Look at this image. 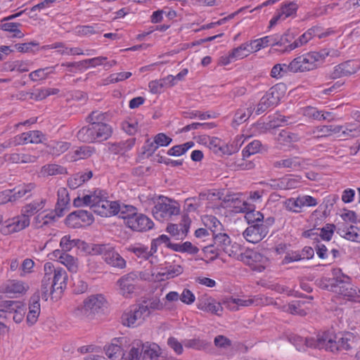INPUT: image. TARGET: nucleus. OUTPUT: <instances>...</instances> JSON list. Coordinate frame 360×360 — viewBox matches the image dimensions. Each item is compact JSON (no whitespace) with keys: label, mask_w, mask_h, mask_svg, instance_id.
Wrapping results in <instances>:
<instances>
[{"label":"nucleus","mask_w":360,"mask_h":360,"mask_svg":"<svg viewBox=\"0 0 360 360\" xmlns=\"http://www.w3.org/2000/svg\"><path fill=\"white\" fill-rule=\"evenodd\" d=\"M89 254L101 255L104 262L112 267L121 269L126 267L125 259L110 244H91Z\"/></svg>","instance_id":"nucleus-6"},{"label":"nucleus","mask_w":360,"mask_h":360,"mask_svg":"<svg viewBox=\"0 0 360 360\" xmlns=\"http://www.w3.org/2000/svg\"><path fill=\"white\" fill-rule=\"evenodd\" d=\"M184 345L188 349H193L195 350H202L207 349L210 345V342L205 340L198 338L186 339L183 341Z\"/></svg>","instance_id":"nucleus-49"},{"label":"nucleus","mask_w":360,"mask_h":360,"mask_svg":"<svg viewBox=\"0 0 360 360\" xmlns=\"http://www.w3.org/2000/svg\"><path fill=\"white\" fill-rule=\"evenodd\" d=\"M288 339L299 351L304 349V346L314 347L315 340L313 339H304L302 337L295 334H290Z\"/></svg>","instance_id":"nucleus-44"},{"label":"nucleus","mask_w":360,"mask_h":360,"mask_svg":"<svg viewBox=\"0 0 360 360\" xmlns=\"http://www.w3.org/2000/svg\"><path fill=\"white\" fill-rule=\"evenodd\" d=\"M120 217L124 219L127 227L135 231H147L154 226L149 217L142 213H138L136 208L132 205H123Z\"/></svg>","instance_id":"nucleus-4"},{"label":"nucleus","mask_w":360,"mask_h":360,"mask_svg":"<svg viewBox=\"0 0 360 360\" xmlns=\"http://www.w3.org/2000/svg\"><path fill=\"white\" fill-rule=\"evenodd\" d=\"M215 245L218 250L223 251L231 256L233 251L229 248L231 245V238L226 233L219 231L212 235Z\"/></svg>","instance_id":"nucleus-30"},{"label":"nucleus","mask_w":360,"mask_h":360,"mask_svg":"<svg viewBox=\"0 0 360 360\" xmlns=\"http://www.w3.org/2000/svg\"><path fill=\"white\" fill-rule=\"evenodd\" d=\"M342 129V125H323L317 127L314 133H317L319 137H327L340 133Z\"/></svg>","instance_id":"nucleus-46"},{"label":"nucleus","mask_w":360,"mask_h":360,"mask_svg":"<svg viewBox=\"0 0 360 360\" xmlns=\"http://www.w3.org/2000/svg\"><path fill=\"white\" fill-rule=\"evenodd\" d=\"M30 224V219L21 211L20 215L6 221L5 224L1 226L0 232L4 236H7L25 229L29 226Z\"/></svg>","instance_id":"nucleus-11"},{"label":"nucleus","mask_w":360,"mask_h":360,"mask_svg":"<svg viewBox=\"0 0 360 360\" xmlns=\"http://www.w3.org/2000/svg\"><path fill=\"white\" fill-rule=\"evenodd\" d=\"M194 146L193 141H188L181 145H176L168 150L167 154L172 156H180Z\"/></svg>","instance_id":"nucleus-58"},{"label":"nucleus","mask_w":360,"mask_h":360,"mask_svg":"<svg viewBox=\"0 0 360 360\" xmlns=\"http://www.w3.org/2000/svg\"><path fill=\"white\" fill-rule=\"evenodd\" d=\"M108 193L101 190L96 189L94 191H88L87 193L79 194L73 200V205L75 207L89 206L90 208L101 217H110L119 214H121L122 205L116 201L108 200Z\"/></svg>","instance_id":"nucleus-1"},{"label":"nucleus","mask_w":360,"mask_h":360,"mask_svg":"<svg viewBox=\"0 0 360 360\" xmlns=\"http://www.w3.org/2000/svg\"><path fill=\"white\" fill-rule=\"evenodd\" d=\"M112 134V128L104 122H93L81 128L77 138L84 143L101 142L108 139Z\"/></svg>","instance_id":"nucleus-3"},{"label":"nucleus","mask_w":360,"mask_h":360,"mask_svg":"<svg viewBox=\"0 0 360 360\" xmlns=\"http://www.w3.org/2000/svg\"><path fill=\"white\" fill-rule=\"evenodd\" d=\"M58 67V65H56L54 66L37 69L29 74V78L33 82L46 79L51 74L55 73L56 69Z\"/></svg>","instance_id":"nucleus-39"},{"label":"nucleus","mask_w":360,"mask_h":360,"mask_svg":"<svg viewBox=\"0 0 360 360\" xmlns=\"http://www.w3.org/2000/svg\"><path fill=\"white\" fill-rule=\"evenodd\" d=\"M183 271L184 269L181 265L173 264L166 267L162 275L165 276L167 279H170L179 276L183 273Z\"/></svg>","instance_id":"nucleus-62"},{"label":"nucleus","mask_w":360,"mask_h":360,"mask_svg":"<svg viewBox=\"0 0 360 360\" xmlns=\"http://www.w3.org/2000/svg\"><path fill=\"white\" fill-rule=\"evenodd\" d=\"M230 52L231 58H233L234 61H236L247 57L250 53H252V47H250L249 42H246L233 49Z\"/></svg>","instance_id":"nucleus-47"},{"label":"nucleus","mask_w":360,"mask_h":360,"mask_svg":"<svg viewBox=\"0 0 360 360\" xmlns=\"http://www.w3.org/2000/svg\"><path fill=\"white\" fill-rule=\"evenodd\" d=\"M244 158H232L230 159L227 162L226 165L233 170H244V169H250L252 164L251 162H245L244 161Z\"/></svg>","instance_id":"nucleus-55"},{"label":"nucleus","mask_w":360,"mask_h":360,"mask_svg":"<svg viewBox=\"0 0 360 360\" xmlns=\"http://www.w3.org/2000/svg\"><path fill=\"white\" fill-rule=\"evenodd\" d=\"M43 218H44V224H46V226H49L50 224H52L54 223L58 218L63 217L60 213H58V212L56 210H44L41 212Z\"/></svg>","instance_id":"nucleus-63"},{"label":"nucleus","mask_w":360,"mask_h":360,"mask_svg":"<svg viewBox=\"0 0 360 360\" xmlns=\"http://www.w3.org/2000/svg\"><path fill=\"white\" fill-rule=\"evenodd\" d=\"M300 212L304 207H315L318 205L317 199L308 195H300L297 197Z\"/></svg>","instance_id":"nucleus-61"},{"label":"nucleus","mask_w":360,"mask_h":360,"mask_svg":"<svg viewBox=\"0 0 360 360\" xmlns=\"http://www.w3.org/2000/svg\"><path fill=\"white\" fill-rule=\"evenodd\" d=\"M11 300L0 301V333L6 328V322L11 319V310L8 309Z\"/></svg>","instance_id":"nucleus-45"},{"label":"nucleus","mask_w":360,"mask_h":360,"mask_svg":"<svg viewBox=\"0 0 360 360\" xmlns=\"http://www.w3.org/2000/svg\"><path fill=\"white\" fill-rule=\"evenodd\" d=\"M197 307L205 312L217 316H219L223 311L221 304L214 298L206 294L198 298Z\"/></svg>","instance_id":"nucleus-16"},{"label":"nucleus","mask_w":360,"mask_h":360,"mask_svg":"<svg viewBox=\"0 0 360 360\" xmlns=\"http://www.w3.org/2000/svg\"><path fill=\"white\" fill-rule=\"evenodd\" d=\"M71 146V143L68 141H51L47 145L49 152L55 156H58L60 154L67 151Z\"/></svg>","instance_id":"nucleus-43"},{"label":"nucleus","mask_w":360,"mask_h":360,"mask_svg":"<svg viewBox=\"0 0 360 360\" xmlns=\"http://www.w3.org/2000/svg\"><path fill=\"white\" fill-rule=\"evenodd\" d=\"M36 186L33 183L23 184L15 186L13 189H8L11 191V202H15L24 197L26 194L30 193L35 188Z\"/></svg>","instance_id":"nucleus-33"},{"label":"nucleus","mask_w":360,"mask_h":360,"mask_svg":"<svg viewBox=\"0 0 360 360\" xmlns=\"http://www.w3.org/2000/svg\"><path fill=\"white\" fill-rule=\"evenodd\" d=\"M360 70V63L356 60H347L333 68L330 73L332 79L349 77L356 73Z\"/></svg>","instance_id":"nucleus-15"},{"label":"nucleus","mask_w":360,"mask_h":360,"mask_svg":"<svg viewBox=\"0 0 360 360\" xmlns=\"http://www.w3.org/2000/svg\"><path fill=\"white\" fill-rule=\"evenodd\" d=\"M252 107L240 108L235 113L233 121L237 124L245 122L252 113Z\"/></svg>","instance_id":"nucleus-57"},{"label":"nucleus","mask_w":360,"mask_h":360,"mask_svg":"<svg viewBox=\"0 0 360 360\" xmlns=\"http://www.w3.org/2000/svg\"><path fill=\"white\" fill-rule=\"evenodd\" d=\"M127 252L133 255V258L139 259V262L148 260L150 257L149 248L141 243L131 244L125 248Z\"/></svg>","instance_id":"nucleus-27"},{"label":"nucleus","mask_w":360,"mask_h":360,"mask_svg":"<svg viewBox=\"0 0 360 360\" xmlns=\"http://www.w3.org/2000/svg\"><path fill=\"white\" fill-rule=\"evenodd\" d=\"M250 47H252V52H256L261 49L269 46H276L275 36H266L249 42Z\"/></svg>","instance_id":"nucleus-42"},{"label":"nucleus","mask_w":360,"mask_h":360,"mask_svg":"<svg viewBox=\"0 0 360 360\" xmlns=\"http://www.w3.org/2000/svg\"><path fill=\"white\" fill-rule=\"evenodd\" d=\"M51 279L53 281V285L56 286L57 290H62L66 283L68 275L65 269L61 267H55L51 271Z\"/></svg>","instance_id":"nucleus-38"},{"label":"nucleus","mask_w":360,"mask_h":360,"mask_svg":"<svg viewBox=\"0 0 360 360\" xmlns=\"http://www.w3.org/2000/svg\"><path fill=\"white\" fill-rule=\"evenodd\" d=\"M205 144L213 153L219 155H231L236 150V148L228 146L227 143L217 137H207Z\"/></svg>","instance_id":"nucleus-23"},{"label":"nucleus","mask_w":360,"mask_h":360,"mask_svg":"<svg viewBox=\"0 0 360 360\" xmlns=\"http://www.w3.org/2000/svg\"><path fill=\"white\" fill-rule=\"evenodd\" d=\"M44 270V276L41 281V291L42 298L46 300L49 293H53L57 290L56 286L53 285V281L51 279V271H53V264L52 262L45 263Z\"/></svg>","instance_id":"nucleus-20"},{"label":"nucleus","mask_w":360,"mask_h":360,"mask_svg":"<svg viewBox=\"0 0 360 360\" xmlns=\"http://www.w3.org/2000/svg\"><path fill=\"white\" fill-rule=\"evenodd\" d=\"M298 8L299 6L295 1L282 3L280 8L277 10L274 17L271 19L269 27H272L278 22L283 21L289 17L295 15Z\"/></svg>","instance_id":"nucleus-13"},{"label":"nucleus","mask_w":360,"mask_h":360,"mask_svg":"<svg viewBox=\"0 0 360 360\" xmlns=\"http://www.w3.org/2000/svg\"><path fill=\"white\" fill-rule=\"evenodd\" d=\"M92 176L93 173L89 169L77 172L68 178V186L71 189H76L84 183L89 181Z\"/></svg>","instance_id":"nucleus-32"},{"label":"nucleus","mask_w":360,"mask_h":360,"mask_svg":"<svg viewBox=\"0 0 360 360\" xmlns=\"http://www.w3.org/2000/svg\"><path fill=\"white\" fill-rule=\"evenodd\" d=\"M105 352L106 356L111 360H120L122 359L124 356V351L121 347V342L119 340L115 339L113 342L105 346Z\"/></svg>","instance_id":"nucleus-37"},{"label":"nucleus","mask_w":360,"mask_h":360,"mask_svg":"<svg viewBox=\"0 0 360 360\" xmlns=\"http://www.w3.org/2000/svg\"><path fill=\"white\" fill-rule=\"evenodd\" d=\"M288 72H290V68H288V65L285 63H278L272 68L270 75L273 78L280 79L286 75Z\"/></svg>","instance_id":"nucleus-64"},{"label":"nucleus","mask_w":360,"mask_h":360,"mask_svg":"<svg viewBox=\"0 0 360 360\" xmlns=\"http://www.w3.org/2000/svg\"><path fill=\"white\" fill-rule=\"evenodd\" d=\"M41 172L44 174H46L49 176H53V175H56V174H67L68 171H67L66 168H65L62 166H60V165H58L56 164H50V165H46L42 167Z\"/></svg>","instance_id":"nucleus-59"},{"label":"nucleus","mask_w":360,"mask_h":360,"mask_svg":"<svg viewBox=\"0 0 360 360\" xmlns=\"http://www.w3.org/2000/svg\"><path fill=\"white\" fill-rule=\"evenodd\" d=\"M255 300L253 299H241L229 297L224 301V304L227 308L231 311H237L239 307H248L253 304Z\"/></svg>","instance_id":"nucleus-40"},{"label":"nucleus","mask_w":360,"mask_h":360,"mask_svg":"<svg viewBox=\"0 0 360 360\" xmlns=\"http://www.w3.org/2000/svg\"><path fill=\"white\" fill-rule=\"evenodd\" d=\"M16 140L17 143L20 145L28 143L37 144L43 143L46 140V136L41 131L33 130L17 135Z\"/></svg>","instance_id":"nucleus-26"},{"label":"nucleus","mask_w":360,"mask_h":360,"mask_svg":"<svg viewBox=\"0 0 360 360\" xmlns=\"http://www.w3.org/2000/svg\"><path fill=\"white\" fill-rule=\"evenodd\" d=\"M8 304V309L11 310V316L13 314V321L16 323H21L27 311L25 305L20 301L15 300H11V303Z\"/></svg>","instance_id":"nucleus-34"},{"label":"nucleus","mask_w":360,"mask_h":360,"mask_svg":"<svg viewBox=\"0 0 360 360\" xmlns=\"http://www.w3.org/2000/svg\"><path fill=\"white\" fill-rule=\"evenodd\" d=\"M290 72H303L309 71L316 68L312 58L309 53L299 56L294 58L289 64Z\"/></svg>","instance_id":"nucleus-17"},{"label":"nucleus","mask_w":360,"mask_h":360,"mask_svg":"<svg viewBox=\"0 0 360 360\" xmlns=\"http://www.w3.org/2000/svg\"><path fill=\"white\" fill-rule=\"evenodd\" d=\"M342 236L346 240L360 243V228L351 225L347 230H343Z\"/></svg>","instance_id":"nucleus-54"},{"label":"nucleus","mask_w":360,"mask_h":360,"mask_svg":"<svg viewBox=\"0 0 360 360\" xmlns=\"http://www.w3.org/2000/svg\"><path fill=\"white\" fill-rule=\"evenodd\" d=\"M281 94L278 86H274L270 88L265 94L260 98L256 109L257 115H260L269 108H274L280 101Z\"/></svg>","instance_id":"nucleus-12"},{"label":"nucleus","mask_w":360,"mask_h":360,"mask_svg":"<svg viewBox=\"0 0 360 360\" xmlns=\"http://www.w3.org/2000/svg\"><path fill=\"white\" fill-rule=\"evenodd\" d=\"M333 278H322L318 281L319 286L346 297L349 301H359L360 289L350 283L349 276L345 275L340 269L333 270Z\"/></svg>","instance_id":"nucleus-2"},{"label":"nucleus","mask_w":360,"mask_h":360,"mask_svg":"<svg viewBox=\"0 0 360 360\" xmlns=\"http://www.w3.org/2000/svg\"><path fill=\"white\" fill-rule=\"evenodd\" d=\"M29 286L25 282L18 280H7L0 285V292L17 296L25 294Z\"/></svg>","instance_id":"nucleus-19"},{"label":"nucleus","mask_w":360,"mask_h":360,"mask_svg":"<svg viewBox=\"0 0 360 360\" xmlns=\"http://www.w3.org/2000/svg\"><path fill=\"white\" fill-rule=\"evenodd\" d=\"M154 203L152 214L153 217L159 221H168L172 216L180 213L179 202L167 197L160 195Z\"/></svg>","instance_id":"nucleus-5"},{"label":"nucleus","mask_w":360,"mask_h":360,"mask_svg":"<svg viewBox=\"0 0 360 360\" xmlns=\"http://www.w3.org/2000/svg\"><path fill=\"white\" fill-rule=\"evenodd\" d=\"M269 224L250 225L244 231L243 235L245 240L252 243L261 241L269 233Z\"/></svg>","instance_id":"nucleus-14"},{"label":"nucleus","mask_w":360,"mask_h":360,"mask_svg":"<svg viewBox=\"0 0 360 360\" xmlns=\"http://www.w3.org/2000/svg\"><path fill=\"white\" fill-rule=\"evenodd\" d=\"M58 200L55 209L58 213L64 215V211L68 209L70 198L68 190L65 188H60L57 192Z\"/></svg>","instance_id":"nucleus-35"},{"label":"nucleus","mask_w":360,"mask_h":360,"mask_svg":"<svg viewBox=\"0 0 360 360\" xmlns=\"http://www.w3.org/2000/svg\"><path fill=\"white\" fill-rule=\"evenodd\" d=\"M296 37V32L293 30H288L284 34H283L279 39L275 37V41H276V46H283V51L288 52L285 51V48L288 45L292 43Z\"/></svg>","instance_id":"nucleus-52"},{"label":"nucleus","mask_w":360,"mask_h":360,"mask_svg":"<svg viewBox=\"0 0 360 360\" xmlns=\"http://www.w3.org/2000/svg\"><path fill=\"white\" fill-rule=\"evenodd\" d=\"M142 346H143V343L141 340H135L132 343V347L129 354V360L142 359Z\"/></svg>","instance_id":"nucleus-60"},{"label":"nucleus","mask_w":360,"mask_h":360,"mask_svg":"<svg viewBox=\"0 0 360 360\" xmlns=\"http://www.w3.org/2000/svg\"><path fill=\"white\" fill-rule=\"evenodd\" d=\"M94 151V148L88 146H84L78 148L73 152L67 154L65 157L70 162H75L78 160L86 159L91 157Z\"/></svg>","instance_id":"nucleus-36"},{"label":"nucleus","mask_w":360,"mask_h":360,"mask_svg":"<svg viewBox=\"0 0 360 360\" xmlns=\"http://www.w3.org/2000/svg\"><path fill=\"white\" fill-rule=\"evenodd\" d=\"M141 351L142 360H158L160 356V347L156 344H143Z\"/></svg>","instance_id":"nucleus-41"},{"label":"nucleus","mask_w":360,"mask_h":360,"mask_svg":"<svg viewBox=\"0 0 360 360\" xmlns=\"http://www.w3.org/2000/svg\"><path fill=\"white\" fill-rule=\"evenodd\" d=\"M41 312L39 292L34 293L29 300L28 313L26 321L28 325H34L38 320Z\"/></svg>","instance_id":"nucleus-22"},{"label":"nucleus","mask_w":360,"mask_h":360,"mask_svg":"<svg viewBox=\"0 0 360 360\" xmlns=\"http://www.w3.org/2000/svg\"><path fill=\"white\" fill-rule=\"evenodd\" d=\"M240 259L250 266L252 270L261 272L264 271L269 264L268 258L261 253L248 250L240 255Z\"/></svg>","instance_id":"nucleus-10"},{"label":"nucleus","mask_w":360,"mask_h":360,"mask_svg":"<svg viewBox=\"0 0 360 360\" xmlns=\"http://www.w3.org/2000/svg\"><path fill=\"white\" fill-rule=\"evenodd\" d=\"M138 280V276L134 272L129 273L122 276L117 284L120 287V292L124 297H127L134 292L135 284Z\"/></svg>","instance_id":"nucleus-24"},{"label":"nucleus","mask_w":360,"mask_h":360,"mask_svg":"<svg viewBox=\"0 0 360 360\" xmlns=\"http://www.w3.org/2000/svg\"><path fill=\"white\" fill-rule=\"evenodd\" d=\"M239 212L245 213V218L249 226L255 225V224H273L274 222V219L271 218H268L264 221L263 214L259 211H255L252 209L250 205L246 202H243L242 203Z\"/></svg>","instance_id":"nucleus-18"},{"label":"nucleus","mask_w":360,"mask_h":360,"mask_svg":"<svg viewBox=\"0 0 360 360\" xmlns=\"http://www.w3.org/2000/svg\"><path fill=\"white\" fill-rule=\"evenodd\" d=\"M53 255L58 258L60 263L65 265L71 273H76L78 270L77 259L72 255L63 252L60 250L53 251Z\"/></svg>","instance_id":"nucleus-29"},{"label":"nucleus","mask_w":360,"mask_h":360,"mask_svg":"<svg viewBox=\"0 0 360 360\" xmlns=\"http://www.w3.org/2000/svg\"><path fill=\"white\" fill-rule=\"evenodd\" d=\"M314 347L324 349L333 353L338 352L336 336L332 338L328 333L318 336L317 339L315 340Z\"/></svg>","instance_id":"nucleus-28"},{"label":"nucleus","mask_w":360,"mask_h":360,"mask_svg":"<svg viewBox=\"0 0 360 360\" xmlns=\"http://www.w3.org/2000/svg\"><path fill=\"white\" fill-rule=\"evenodd\" d=\"M75 32L78 36H89L100 33L101 30L98 25H80L76 27Z\"/></svg>","instance_id":"nucleus-56"},{"label":"nucleus","mask_w":360,"mask_h":360,"mask_svg":"<svg viewBox=\"0 0 360 360\" xmlns=\"http://www.w3.org/2000/svg\"><path fill=\"white\" fill-rule=\"evenodd\" d=\"M106 304V300L103 295L96 294L86 298L82 304L77 306L73 311L75 316L82 318L91 314L98 313Z\"/></svg>","instance_id":"nucleus-7"},{"label":"nucleus","mask_w":360,"mask_h":360,"mask_svg":"<svg viewBox=\"0 0 360 360\" xmlns=\"http://www.w3.org/2000/svg\"><path fill=\"white\" fill-rule=\"evenodd\" d=\"M47 202L45 198H38L32 200V202L25 204L21 209L22 213H24L29 219L35 214L39 213L42 210Z\"/></svg>","instance_id":"nucleus-31"},{"label":"nucleus","mask_w":360,"mask_h":360,"mask_svg":"<svg viewBox=\"0 0 360 360\" xmlns=\"http://www.w3.org/2000/svg\"><path fill=\"white\" fill-rule=\"evenodd\" d=\"M333 32V31L330 29L324 31L321 27H313L303 33L297 39H294L292 44L286 46L285 51H291L297 48L305 45L314 37H317L319 39H322L330 35Z\"/></svg>","instance_id":"nucleus-9"},{"label":"nucleus","mask_w":360,"mask_h":360,"mask_svg":"<svg viewBox=\"0 0 360 360\" xmlns=\"http://www.w3.org/2000/svg\"><path fill=\"white\" fill-rule=\"evenodd\" d=\"M191 225V219L186 215L182 217L179 224H170L167 227V231L176 239H183L187 235Z\"/></svg>","instance_id":"nucleus-25"},{"label":"nucleus","mask_w":360,"mask_h":360,"mask_svg":"<svg viewBox=\"0 0 360 360\" xmlns=\"http://www.w3.org/2000/svg\"><path fill=\"white\" fill-rule=\"evenodd\" d=\"M149 316L148 309L146 302L141 304L132 305L122 316V321L124 326L131 327L140 324L146 317Z\"/></svg>","instance_id":"nucleus-8"},{"label":"nucleus","mask_w":360,"mask_h":360,"mask_svg":"<svg viewBox=\"0 0 360 360\" xmlns=\"http://www.w3.org/2000/svg\"><path fill=\"white\" fill-rule=\"evenodd\" d=\"M172 139L164 133H159L154 137V141L150 145L151 150H156L160 146H169Z\"/></svg>","instance_id":"nucleus-53"},{"label":"nucleus","mask_w":360,"mask_h":360,"mask_svg":"<svg viewBox=\"0 0 360 360\" xmlns=\"http://www.w3.org/2000/svg\"><path fill=\"white\" fill-rule=\"evenodd\" d=\"M301 165L297 157L289 158L274 162L273 166L275 168H296Z\"/></svg>","instance_id":"nucleus-51"},{"label":"nucleus","mask_w":360,"mask_h":360,"mask_svg":"<svg viewBox=\"0 0 360 360\" xmlns=\"http://www.w3.org/2000/svg\"><path fill=\"white\" fill-rule=\"evenodd\" d=\"M107 60L106 57L98 56L90 59H85L74 64L68 65L69 66H77L79 68H82V69H86L88 67H96L103 64L104 61Z\"/></svg>","instance_id":"nucleus-50"},{"label":"nucleus","mask_w":360,"mask_h":360,"mask_svg":"<svg viewBox=\"0 0 360 360\" xmlns=\"http://www.w3.org/2000/svg\"><path fill=\"white\" fill-rule=\"evenodd\" d=\"M66 221L68 224L76 227L82 226V224L84 225H91L94 221V217L91 212L84 210H79L68 214Z\"/></svg>","instance_id":"nucleus-21"},{"label":"nucleus","mask_w":360,"mask_h":360,"mask_svg":"<svg viewBox=\"0 0 360 360\" xmlns=\"http://www.w3.org/2000/svg\"><path fill=\"white\" fill-rule=\"evenodd\" d=\"M202 220L204 225L211 231L212 235L214 234V233L221 231L223 229V226L221 222L213 215H205Z\"/></svg>","instance_id":"nucleus-48"}]
</instances>
